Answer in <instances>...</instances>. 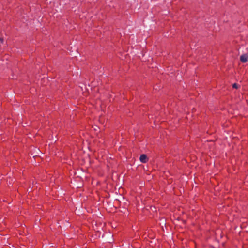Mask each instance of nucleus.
Wrapping results in <instances>:
<instances>
[{
    "label": "nucleus",
    "mask_w": 248,
    "mask_h": 248,
    "mask_svg": "<svg viewBox=\"0 0 248 248\" xmlns=\"http://www.w3.org/2000/svg\"><path fill=\"white\" fill-rule=\"evenodd\" d=\"M140 160L142 163H145L148 160L147 156L145 154H142L140 156Z\"/></svg>",
    "instance_id": "f03ea898"
},
{
    "label": "nucleus",
    "mask_w": 248,
    "mask_h": 248,
    "mask_svg": "<svg viewBox=\"0 0 248 248\" xmlns=\"http://www.w3.org/2000/svg\"><path fill=\"white\" fill-rule=\"evenodd\" d=\"M0 42H1L2 43L3 42V39L0 38Z\"/></svg>",
    "instance_id": "20e7f679"
},
{
    "label": "nucleus",
    "mask_w": 248,
    "mask_h": 248,
    "mask_svg": "<svg viewBox=\"0 0 248 248\" xmlns=\"http://www.w3.org/2000/svg\"><path fill=\"white\" fill-rule=\"evenodd\" d=\"M248 59V53H245L240 56V61L242 62H246Z\"/></svg>",
    "instance_id": "f257e3e1"
},
{
    "label": "nucleus",
    "mask_w": 248,
    "mask_h": 248,
    "mask_svg": "<svg viewBox=\"0 0 248 248\" xmlns=\"http://www.w3.org/2000/svg\"><path fill=\"white\" fill-rule=\"evenodd\" d=\"M232 87L233 88H235V89H238V87H239V85L236 84V83H234L233 85H232Z\"/></svg>",
    "instance_id": "7ed1b4c3"
}]
</instances>
